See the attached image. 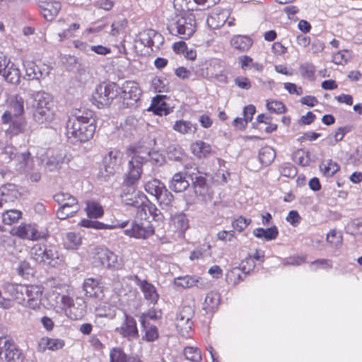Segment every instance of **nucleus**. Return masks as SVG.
Returning <instances> with one entry per match:
<instances>
[{
    "label": "nucleus",
    "instance_id": "63",
    "mask_svg": "<svg viewBox=\"0 0 362 362\" xmlns=\"http://www.w3.org/2000/svg\"><path fill=\"white\" fill-rule=\"evenodd\" d=\"M184 355L186 359L192 362H199L202 361L201 351L196 347H186L184 349Z\"/></svg>",
    "mask_w": 362,
    "mask_h": 362
},
{
    "label": "nucleus",
    "instance_id": "9",
    "mask_svg": "<svg viewBox=\"0 0 362 362\" xmlns=\"http://www.w3.org/2000/svg\"><path fill=\"white\" fill-rule=\"evenodd\" d=\"M63 305L62 308H66V313L72 320H79L86 313V303L84 299L79 296H58Z\"/></svg>",
    "mask_w": 362,
    "mask_h": 362
},
{
    "label": "nucleus",
    "instance_id": "52",
    "mask_svg": "<svg viewBox=\"0 0 362 362\" xmlns=\"http://www.w3.org/2000/svg\"><path fill=\"white\" fill-rule=\"evenodd\" d=\"M105 28V24L90 26L83 30L82 35L84 37L88 39L90 42H95V38L100 35Z\"/></svg>",
    "mask_w": 362,
    "mask_h": 362
},
{
    "label": "nucleus",
    "instance_id": "42",
    "mask_svg": "<svg viewBox=\"0 0 362 362\" xmlns=\"http://www.w3.org/2000/svg\"><path fill=\"white\" fill-rule=\"evenodd\" d=\"M54 199L60 206H66L77 209L78 206L76 199L69 193L59 192L54 196Z\"/></svg>",
    "mask_w": 362,
    "mask_h": 362
},
{
    "label": "nucleus",
    "instance_id": "49",
    "mask_svg": "<svg viewBox=\"0 0 362 362\" xmlns=\"http://www.w3.org/2000/svg\"><path fill=\"white\" fill-rule=\"evenodd\" d=\"M139 283V279L136 276L124 277L122 280V291L124 292L125 294L136 291Z\"/></svg>",
    "mask_w": 362,
    "mask_h": 362
},
{
    "label": "nucleus",
    "instance_id": "41",
    "mask_svg": "<svg viewBox=\"0 0 362 362\" xmlns=\"http://www.w3.org/2000/svg\"><path fill=\"white\" fill-rule=\"evenodd\" d=\"M86 215L90 218H99L104 214V209L103 206L98 202L89 200L86 202L85 208Z\"/></svg>",
    "mask_w": 362,
    "mask_h": 362
},
{
    "label": "nucleus",
    "instance_id": "25",
    "mask_svg": "<svg viewBox=\"0 0 362 362\" xmlns=\"http://www.w3.org/2000/svg\"><path fill=\"white\" fill-rule=\"evenodd\" d=\"M10 124L5 132L6 136L10 139L12 137L23 134L26 130L27 122L22 118H12Z\"/></svg>",
    "mask_w": 362,
    "mask_h": 362
},
{
    "label": "nucleus",
    "instance_id": "33",
    "mask_svg": "<svg viewBox=\"0 0 362 362\" xmlns=\"http://www.w3.org/2000/svg\"><path fill=\"white\" fill-rule=\"evenodd\" d=\"M164 98L165 96L163 95H157L153 98L149 110H151L154 114L159 116L168 115L170 111V109L167 107Z\"/></svg>",
    "mask_w": 362,
    "mask_h": 362
},
{
    "label": "nucleus",
    "instance_id": "56",
    "mask_svg": "<svg viewBox=\"0 0 362 362\" xmlns=\"http://www.w3.org/2000/svg\"><path fill=\"white\" fill-rule=\"evenodd\" d=\"M299 72L303 78L313 80L315 78V66L311 63H302L299 66Z\"/></svg>",
    "mask_w": 362,
    "mask_h": 362
},
{
    "label": "nucleus",
    "instance_id": "11",
    "mask_svg": "<svg viewBox=\"0 0 362 362\" xmlns=\"http://www.w3.org/2000/svg\"><path fill=\"white\" fill-rule=\"evenodd\" d=\"M139 219L132 222L131 228L124 230V234L130 238L146 239L153 234L154 229L149 221Z\"/></svg>",
    "mask_w": 362,
    "mask_h": 362
},
{
    "label": "nucleus",
    "instance_id": "24",
    "mask_svg": "<svg viewBox=\"0 0 362 362\" xmlns=\"http://www.w3.org/2000/svg\"><path fill=\"white\" fill-rule=\"evenodd\" d=\"M21 194L17 186L13 184H7L0 187V203L14 202L20 197Z\"/></svg>",
    "mask_w": 362,
    "mask_h": 362
},
{
    "label": "nucleus",
    "instance_id": "6",
    "mask_svg": "<svg viewBox=\"0 0 362 362\" xmlns=\"http://www.w3.org/2000/svg\"><path fill=\"white\" fill-rule=\"evenodd\" d=\"M44 153V150H41ZM43 153H37V161L35 160L33 157H31L30 151H25L20 153L18 156V168L23 170L25 173L28 174L29 179L33 182H37L41 179V173L38 170V166L40 165L42 162V156Z\"/></svg>",
    "mask_w": 362,
    "mask_h": 362
},
{
    "label": "nucleus",
    "instance_id": "51",
    "mask_svg": "<svg viewBox=\"0 0 362 362\" xmlns=\"http://www.w3.org/2000/svg\"><path fill=\"white\" fill-rule=\"evenodd\" d=\"M352 53L349 49H342L334 52L332 55V62L337 65H345L351 58Z\"/></svg>",
    "mask_w": 362,
    "mask_h": 362
},
{
    "label": "nucleus",
    "instance_id": "17",
    "mask_svg": "<svg viewBox=\"0 0 362 362\" xmlns=\"http://www.w3.org/2000/svg\"><path fill=\"white\" fill-rule=\"evenodd\" d=\"M134 42H139L145 47L158 48L163 42V37L156 30L147 29L140 32L134 40Z\"/></svg>",
    "mask_w": 362,
    "mask_h": 362
},
{
    "label": "nucleus",
    "instance_id": "28",
    "mask_svg": "<svg viewBox=\"0 0 362 362\" xmlns=\"http://www.w3.org/2000/svg\"><path fill=\"white\" fill-rule=\"evenodd\" d=\"M192 153L199 158L209 156L213 151L209 144L201 140L196 141L190 145Z\"/></svg>",
    "mask_w": 362,
    "mask_h": 362
},
{
    "label": "nucleus",
    "instance_id": "13",
    "mask_svg": "<svg viewBox=\"0 0 362 362\" xmlns=\"http://www.w3.org/2000/svg\"><path fill=\"white\" fill-rule=\"evenodd\" d=\"M13 234L21 239L37 240L45 239L48 236L47 231H40L35 224L21 223L13 229Z\"/></svg>",
    "mask_w": 362,
    "mask_h": 362
},
{
    "label": "nucleus",
    "instance_id": "59",
    "mask_svg": "<svg viewBox=\"0 0 362 362\" xmlns=\"http://www.w3.org/2000/svg\"><path fill=\"white\" fill-rule=\"evenodd\" d=\"M23 66L25 71V75L29 80H39L38 66L33 61H25L23 62Z\"/></svg>",
    "mask_w": 362,
    "mask_h": 362
},
{
    "label": "nucleus",
    "instance_id": "20",
    "mask_svg": "<svg viewBox=\"0 0 362 362\" xmlns=\"http://www.w3.org/2000/svg\"><path fill=\"white\" fill-rule=\"evenodd\" d=\"M1 293H8L9 294H42V291L40 288L34 285L28 286L7 283L3 286L2 289H0V294Z\"/></svg>",
    "mask_w": 362,
    "mask_h": 362
},
{
    "label": "nucleus",
    "instance_id": "30",
    "mask_svg": "<svg viewBox=\"0 0 362 362\" xmlns=\"http://www.w3.org/2000/svg\"><path fill=\"white\" fill-rule=\"evenodd\" d=\"M20 154L16 153V148L11 144H7L0 139V160L4 163H8L13 159H16L18 163V156Z\"/></svg>",
    "mask_w": 362,
    "mask_h": 362
},
{
    "label": "nucleus",
    "instance_id": "7",
    "mask_svg": "<svg viewBox=\"0 0 362 362\" xmlns=\"http://www.w3.org/2000/svg\"><path fill=\"white\" fill-rule=\"evenodd\" d=\"M30 255L38 264H47L54 267L58 263L59 254L54 246L35 244L30 248Z\"/></svg>",
    "mask_w": 362,
    "mask_h": 362
},
{
    "label": "nucleus",
    "instance_id": "18",
    "mask_svg": "<svg viewBox=\"0 0 362 362\" xmlns=\"http://www.w3.org/2000/svg\"><path fill=\"white\" fill-rule=\"evenodd\" d=\"M93 254L94 259L105 268L115 267L117 264V255L106 247H96Z\"/></svg>",
    "mask_w": 362,
    "mask_h": 362
},
{
    "label": "nucleus",
    "instance_id": "44",
    "mask_svg": "<svg viewBox=\"0 0 362 362\" xmlns=\"http://www.w3.org/2000/svg\"><path fill=\"white\" fill-rule=\"evenodd\" d=\"M320 169L324 176L330 177L339 171L340 167L337 162L332 159H327L322 161L320 165Z\"/></svg>",
    "mask_w": 362,
    "mask_h": 362
},
{
    "label": "nucleus",
    "instance_id": "32",
    "mask_svg": "<svg viewBox=\"0 0 362 362\" xmlns=\"http://www.w3.org/2000/svg\"><path fill=\"white\" fill-rule=\"evenodd\" d=\"M245 275L238 267H233L226 271L225 280L227 284L231 287H235L240 282L243 281Z\"/></svg>",
    "mask_w": 362,
    "mask_h": 362
},
{
    "label": "nucleus",
    "instance_id": "60",
    "mask_svg": "<svg viewBox=\"0 0 362 362\" xmlns=\"http://www.w3.org/2000/svg\"><path fill=\"white\" fill-rule=\"evenodd\" d=\"M310 269L313 271L318 269L328 270L332 267V262L329 259H317L309 263Z\"/></svg>",
    "mask_w": 362,
    "mask_h": 362
},
{
    "label": "nucleus",
    "instance_id": "64",
    "mask_svg": "<svg viewBox=\"0 0 362 362\" xmlns=\"http://www.w3.org/2000/svg\"><path fill=\"white\" fill-rule=\"evenodd\" d=\"M220 296H206L203 308L207 312H212L220 303Z\"/></svg>",
    "mask_w": 362,
    "mask_h": 362
},
{
    "label": "nucleus",
    "instance_id": "1",
    "mask_svg": "<svg viewBox=\"0 0 362 362\" xmlns=\"http://www.w3.org/2000/svg\"><path fill=\"white\" fill-rule=\"evenodd\" d=\"M96 129V120L92 111L78 112L70 117L66 126V135L73 144L90 140Z\"/></svg>",
    "mask_w": 362,
    "mask_h": 362
},
{
    "label": "nucleus",
    "instance_id": "19",
    "mask_svg": "<svg viewBox=\"0 0 362 362\" xmlns=\"http://www.w3.org/2000/svg\"><path fill=\"white\" fill-rule=\"evenodd\" d=\"M116 332L129 340L136 339L139 337L135 319L127 314H124V320L120 327L116 328Z\"/></svg>",
    "mask_w": 362,
    "mask_h": 362
},
{
    "label": "nucleus",
    "instance_id": "50",
    "mask_svg": "<svg viewBox=\"0 0 362 362\" xmlns=\"http://www.w3.org/2000/svg\"><path fill=\"white\" fill-rule=\"evenodd\" d=\"M110 362H141L139 359L128 357L121 349H113L110 354Z\"/></svg>",
    "mask_w": 362,
    "mask_h": 362
},
{
    "label": "nucleus",
    "instance_id": "31",
    "mask_svg": "<svg viewBox=\"0 0 362 362\" xmlns=\"http://www.w3.org/2000/svg\"><path fill=\"white\" fill-rule=\"evenodd\" d=\"M228 16V12L226 11H216L207 18L206 23L211 28L216 29L226 23Z\"/></svg>",
    "mask_w": 362,
    "mask_h": 362
},
{
    "label": "nucleus",
    "instance_id": "2",
    "mask_svg": "<svg viewBox=\"0 0 362 362\" xmlns=\"http://www.w3.org/2000/svg\"><path fill=\"white\" fill-rule=\"evenodd\" d=\"M28 105L33 109L34 122L45 127H49L56 119V111L53 97L44 90H35L29 93Z\"/></svg>",
    "mask_w": 362,
    "mask_h": 362
},
{
    "label": "nucleus",
    "instance_id": "54",
    "mask_svg": "<svg viewBox=\"0 0 362 362\" xmlns=\"http://www.w3.org/2000/svg\"><path fill=\"white\" fill-rule=\"evenodd\" d=\"M22 216V212L17 209L7 210L2 214V221L6 225H12Z\"/></svg>",
    "mask_w": 362,
    "mask_h": 362
},
{
    "label": "nucleus",
    "instance_id": "35",
    "mask_svg": "<svg viewBox=\"0 0 362 362\" xmlns=\"http://www.w3.org/2000/svg\"><path fill=\"white\" fill-rule=\"evenodd\" d=\"M252 233L257 238L264 241H271L277 238L279 230L276 226H274L268 228H257L253 230Z\"/></svg>",
    "mask_w": 362,
    "mask_h": 362
},
{
    "label": "nucleus",
    "instance_id": "15",
    "mask_svg": "<svg viewBox=\"0 0 362 362\" xmlns=\"http://www.w3.org/2000/svg\"><path fill=\"white\" fill-rule=\"evenodd\" d=\"M141 90L134 81H126L121 88L120 98L127 106L134 105L140 98Z\"/></svg>",
    "mask_w": 362,
    "mask_h": 362
},
{
    "label": "nucleus",
    "instance_id": "46",
    "mask_svg": "<svg viewBox=\"0 0 362 362\" xmlns=\"http://www.w3.org/2000/svg\"><path fill=\"white\" fill-rule=\"evenodd\" d=\"M238 61L241 69L244 71L253 68L257 71H262L264 69L262 64L254 62L253 59L247 55L239 57Z\"/></svg>",
    "mask_w": 362,
    "mask_h": 362
},
{
    "label": "nucleus",
    "instance_id": "48",
    "mask_svg": "<svg viewBox=\"0 0 362 362\" xmlns=\"http://www.w3.org/2000/svg\"><path fill=\"white\" fill-rule=\"evenodd\" d=\"M65 157L64 153H59L55 156H52L49 158L46 163V168L49 171H55L62 168V165L64 163Z\"/></svg>",
    "mask_w": 362,
    "mask_h": 362
},
{
    "label": "nucleus",
    "instance_id": "14",
    "mask_svg": "<svg viewBox=\"0 0 362 362\" xmlns=\"http://www.w3.org/2000/svg\"><path fill=\"white\" fill-rule=\"evenodd\" d=\"M223 63L220 59L211 58L199 64L195 74L199 78L212 80L213 76L220 69H223Z\"/></svg>",
    "mask_w": 362,
    "mask_h": 362
},
{
    "label": "nucleus",
    "instance_id": "26",
    "mask_svg": "<svg viewBox=\"0 0 362 362\" xmlns=\"http://www.w3.org/2000/svg\"><path fill=\"white\" fill-rule=\"evenodd\" d=\"M253 44V40L247 35H235L230 40V46L240 52L248 51Z\"/></svg>",
    "mask_w": 362,
    "mask_h": 362
},
{
    "label": "nucleus",
    "instance_id": "57",
    "mask_svg": "<svg viewBox=\"0 0 362 362\" xmlns=\"http://www.w3.org/2000/svg\"><path fill=\"white\" fill-rule=\"evenodd\" d=\"M293 160L302 166L308 165L310 163L309 151L303 149L297 150L293 154Z\"/></svg>",
    "mask_w": 362,
    "mask_h": 362
},
{
    "label": "nucleus",
    "instance_id": "47",
    "mask_svg": "<svg viewBox=\"0 0 362 362\" xmlns=\"http://www.w3.org/2000/svg\"><path fill=\"white\" fill-rule=\"evenodd\" d=\"M275 157V151L270 146H264L259 151V160L262 165H270Z\"/></svg>",
    "mask_w": 362,
    "mask_h": 362
},
{
    "label": "nucleus",
    "instance_id": "27",
    "mask_svg": "<svg viewBox=\"0 0 362 362\" xmlns=\"http://www.w3.org/2000/svg\"><path fill=\"white\" fill-rule=\"evenodd\" d=\"M64 341L61 339L42 338L37 344V351L44 352L46 350L57 351L64 346Z\"/></svg>",
    "mask_w": 362,
    "mask_h": 362
},
{
    "label": "nucleus",
    "instance_id": "61",
    "mask_svg": "<svg viewBox=\"0 0 362 362\" xmlns=\"http://www.w3.org/2000/svg\"><path fill=\"white\" fill-rule=\"evenodd\" d=\"M127 25V21L124 18L115 21L111 25V30L110 35L112 37H116L123 33Z\"/></svg>",
    "mask_w": 362,
    "mask_h": 362
},
{
    "label": "nucleus",
    "instance_id": "34",
    "mask_svg": "<svg viewBox=\"0 0 362 362\" xmlns=\"http://www.w3.org/2000/svg\"><path fill=\"white\" fill-rule=\"evenodd\" d=\"M160 211L153 204L145 202L136 211V218L146 219L151 216L153 218H158L160 215Z\"/></svg>",
    "mask_w": 362,
    "mask_h": 362
},
{
    "label": "nucleus",
    "instance_id": "38",
    "mask_svg": "<svg viewBox=\"0 0 362 362\" xmlns=\"http://www.w3.org/2000/svg\"><path fill=\"white\" fill-rule=\"evenodd\" d=\"M1 75L8 83L16 84L20 81L21 71L14 63L10 62L9 65L4 70Z\"/></svg>",
    "mask_w": 362,
    "mask_h": 362
},
{
    "label": "nucleus",
    "instance_id": "43",
    "mask_svg": "<svg viewBox=\"0 0 362 362\" xmlns=\"http://www.w3.org/2000/svg\"><path fill=\"white\" fill-rule=\"evenodd\" d=\"M83 291L86 294H99L105 292L103 286L93 278H88L83 283Z\"/></svg>",
    "mask_w": 362,
    "mask_h": 362
},
{
    "label": "nucleus",
    "instance_id": "10",
    "mask_svg": "<svg viewBox=\"0 0 362 362\" xmlns=\"http://www.w3.org/2000/svg\"><path fill=\"white\" fill-rule=\"evenodd\" d=\"M24 99L22 96L15 94L10 95L6 100L7 110L1 116L3 124H8L13 117L22 116L25 112Z\"/></svg>",
    "mask_w": 362,
    "mask_h": 362
},
{
    "label": "nucleus",
    "instance_id": "16",
    "mask_svg": "<svg viewBox=\"0 0 362 362\" xmlns=\"http://www.w3.org/2000/svg\"><path fill=\"white\" fill-rule=\"evenodd\" d=\"M121 199L124 204L133 206L137 210L148 201L146 196L143 192L136 190L134 186H129L123 189Z\"/></svg>",
    "mask_w": 362,
    "mask_h": 362
},
{
    "label": "nucleus",
    "instance_id": "45",
    "mask_svg": "<svg viewBox=\"0 0 362 362\" xmlns=\"http://www.w3.org/2000/svg\"><path fill=\"white\" fill-rule=\"evenodd\" d=\"M82 243V238L80 234L69 232L66 234L64 239V245L66 249L76 250Z\"/></svg>",
    "mask_w": 362,
    "mask_h": 362
},
{
    "label": "nucleus",
    "instance_id": "29",
    "mask_svg": "<svg viewBox=\"0 0 362 362\" xmlns=\"http://www.w3.org/2000/svg\"><path fill=\"white\" fill-rule=\"evenodd\" d=\"M189 186L185 174L182 172L174 174L169 184V188L176 193L186 190Z\"/></svg>",
    "mask_w": 362,
    "mask_h": 362
},
{
    "label": "nucleus",
    "instance_id": "40",
    "mask_svg": "<svg viewBox=\"0 0 362 362\" xmlns=\"http://www.w3.org/2000/svg\"><path fill=\"white\" fill-rule=\"evenodd\" d=\"M202 279L197 276H185L175 279V284L177 286L188 288L193 286H202Z\"/></svg>",
    "mask_w": 362,
    "mask_h": 362
},
{
    "label": "nucleus",
    "instance_id": "23",
    "mask_svg": "<svg viewBox=\"0 0 362 362\" xmlns=\"http://www.w3.org/2000/svg\"><path fill=\"white\" fill-rule=\"evenodd\" d=\"M122 153L116 149L112 150L104 158L105 170L107 175H113L118 168L122 158Z\"/></svg>",
    "mask_w": 362,
    "mask_h": 362
},
{
    "label": "nucleus",
    "instance_id": "58",
    "mask_svg": "<svg viewBox=\"0 0 362 362\" xmlns=\"http://www.w3.org/2000/svg\"><path fill=\"white\" fill-rule=\"evenodd\" d=\"M266 107L268 111L277 115L284 113L286 110L282 102L276 100H267Z\"/></svg>",
    "mask_w": 362,
    "mask_h": 362
},
{
    "label": "nucleus",
    "instance_id": "55",
    "mask_svg": "<svg viewBox=\"0 0 362 362\" xmlns=\"http://www.w3.org/2000/svg\"><path fill=\"white\" fill-rule=\"evenodd\" d=\"M142 327L145 330L144 339L147 341H153L158 337V329L155 325L146 323L145 320H141Z\"/></svg>",
    "mask_w": 362,
    "mask_h": 362
},
{
    "label": "nucleus",
    "instance_id": "53",
    "mask_svg": "<svg viewBox=\"0 0 362 362\" xmlns=\"http://www.w3.org/2000/svg\"><path fill=\"white\" fill-rule=\"evenodd\" d=\"M132 37L129 34L126 35L122 40L120 41L119 44H114V46L117 47L119 52L120 53L126 54L127 49H130L134 51L136 49L137 47L136 43L133 42L132 40Z\"/></svg>",
    "mask_w": 362,
    "mask_h": 362
},
{
    "label": "nucleus",
    "instance_id": "39",
    "mask_svg": "<svg viewBox=\"0 0 362 362\" xmlns=\"http://www.w3.org/2000/svg\"><path fill=\"white\" fill-rule=\"evenodd\" d=\"M173 129L182 134H191L197 132V125L188 120L180 119L175 122Z\"/></svg>",
    "mask_w": 362,
    "mask_h": 362
},
{
    "label": "nucleus",
    "instance_id": "5",
    "mask_svg": "<svg viewBox=\"0 0 362 362\" xmlns=\"http://www.w3.org/2000/svg\"><path fill=\"white\" fill-rule=\"evenodd\" d=\"M197 30L195 16L192 12H187L182 16H176L170 24L172 34L179 35L184 40L189 39Z\"/></svg>",
    "mask_w": 362,
    "mask_h": 362
},
{
    "label": "nucleus",
    "instance_id": "22",
    "mask_svg": "<svg viewBox=\"0 0 362 362\" xmlns=\"http://www.w3.org/2000/svg\"><path fill=\"white\" fill-rule=\"evenodd\" d=\"M4 348V358L6 362H23V356L21 351L11 340H6Z\"/></svg>",
    "mask_w": 362,
    "mask_h": 362
},
{
    "label": "nucleus",
    "instance_id": "4",
    "mask_svg": "<svg viewBox=\"0 0 362 362\" xmlns=\"http://www.w3.org/2000/svg\"><path fill=\"white\" fill-rule=\"evenodd\" d=\"M120 88L114 83H101L91 95V102L98 108L109 106L119 95Z\"/></svg>",
    "mask_w": 362,
    "mask_h": 362
},
{
    "label": "nucleus",
    "instance_id": "12",
    "mask_svg": "<svg viewBox=\"0 0 362 362\" xmlns=\"http://www.w3.org/2000/svg\"><path fill=\"white\" fill-rule=\"evenodd\" d=\"M193 315L194 312L190 306H184L176 313L175 325L182 335L188 334L192 331Z\"/></svg>",
    "mask_w": 362,
    "mask_h": 362
},
{
    "label": "nucleus",
    "instance_id": "36",
    "mask_svg": "<svg viewBox=\"0 0 362 362\" xmlns=\"http://www.w3.org/2000/svg\"><path fill=\"white\" fill-rule=\"evenodd\" d=\"M61 9V4L59 1H49L42 6L43 17L48 21H52Z\"/></svg>",
    "mask_w": 362,
    "mask_h": 362
},
{
    "label": "nucleus",
    "instance_id": "62",
    "mask_svg": "<svg viewBox=\"0 0 362 362\" xmlns=\"http://www.w3.org/2000/svg\"><path fill=\"white\" fill-rule=\"evenodd\" d=\"M256 264L252 255H248L243 259L239 264L238 268H240L241 272L245 274H248L252 272L255 268Z\"/></svg>",
    "mask_w": 362,
    "mask_h": 362
},
{
    "label": "nucleus",
    "instance_id": "8",
    "mask_svg": "<svg viewBox=\"0 0 362 362\" xmlns=\"http://www.w3.org/2000/svg\"><path fill=\"white\" fill-rule=\"evenodd\" d=\"M146 192L153 196L160 204L170 206L173 201V195L168 190L165 185L158 179L151 178L144 184Z\"/></svg>",
    "mask_w": 362,
    "mask_h": 362
},
{
    "label": "nucleus",
    "instance_id": "3",
    "mask_svg": "<svg viewBox=\"0 0 362 362\" xmlns=\"http://www.w3.org/2000/svg\"><path fill=\"white\" fill-rule=\"evenodd\" d=\"M148 160L157 166L162 165L165 160V157L157 151H136L128 163V179L132 183L141 177L143 164Z\"/></svg>",
    "mask_w": 362,
    "mask_h": 362
},
{
    "label": "nucleus",
    "instance_id": "37",
    "mask_svg": "<svg viewBox=\"0 0 362 362\" xmlns=\"http://www.w3.org/2000/svg\"><path fill=\"white\" fill-rule=\"evenodd\" d=\"M171 226L179 233H185L189 228V220L183 213L176 214L171 217Z\"/></svg>",
    "mask_w": 362,
    "mask_h": 362
},
{
    "label": "nucleus",
    "instance_id": "21",
    "mask_svg": "<svg viewBox=\"0 0 362 362\" xmlns=\"http://www.w3.org/2000/svg\"><path fill=\"white\" fill-rule=\"evenodd\" d=\"M128 221H115L111 224H105L98 221H92L89 219H83L81 221L79 225L82 227L87 228H94L96 230L102 229H115V228H124L127 226Z\"/></svg>",
    "mask_w": 362,
    "mask_h": 362
}]
</instances>
